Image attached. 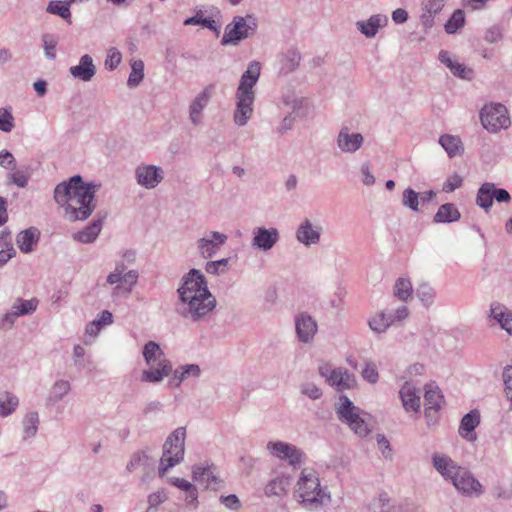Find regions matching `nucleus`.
Instances as JSON below:
<instances>
[{"label":"nucleus","mask_w":512,"mask_h":512,"mask_svg":"<svg viewBox=\"0 0 512 512\" xmlns=\"http://www.w3.org/2000/svg\"><path fill=\"white\" fill-rule=\"evenodd\" d=\"M295 328L299 341L309 343L313 340L318 326L310 314L302 312L295 317Z\"/></svg>","instance_id":"obj_17"},{"label":"nucleus","mask_w":512,"mask_h":512,"mask_svg":"<svg viewBox=\"0 0 512 512\" xmlns=\"http://www.w3.org/2000/svg\"><path fill=\"white\" fill-rule=\"evenodd\" d=\"M257 30V20L252 15L235 16L233 21L225 27L221 43L237 44L238 42L253 36Z\"/></svg>","instance_id":"obj_7"},{"label":"nucleus","mask_w":512,"mask_h":512,"mask_svg":"<svg viewBox=\"0 0 512 512\" xmlns=\"http://www.w3.org/2000/svg\"><path fill=\"white\" fill-rule=\"evenodd\" d=\"M295 497L303 508L310 511L319 510L330 502V495L320 487V481L313 471H302Z\"/></svg>","instance_id":"obj_3"},{"label":"nucleus","mask_w":512,"mask_h":512,"mask_svg":"<svg viewBox=\"0 0 512 512\" xmlns=\"http://www.w3.org/2000/svg\"><path fill=\"white\" fill-rule=\"evenodd\" d=\"M19 405L18 398L6 391L0 395V416L7 417L11 415Z\"/></svg>","instance_id":"obj_41"},{"label":"nucleus","mask_w":512,"mask_h":512,"mask_svg":"<svg viewBox=\"0 0 512 512\" xmlns=\"http://www.w3.org/2000/svg\"><path fill=\"white\" fill-rule=\"evenodd\" d=\"M139 273L137 270L126 271V265L123 262L116 263L114 271L110 272L106 278V282L115 285L112 289L111 296L127 298L137 284Z\"/></svg>","instance_id":"obj_6"},{"label":"nucleus","mask_w":512,"mask_h":512,"mask_svg":"<svg viewBox=\"0 0 512 512\" xmlns=\"http://www.w3.org/2000/svg\"><path fill=\"white\" fill-rule=\"evenodd\" d=\"M480 423V414L477 410H471L469 413L464 415L460 424V434L463 437L466 435L463 432L471 433Z\"/></svg>","instance_id":"obj_47"},{"label":"nucleus","mask_w":512,"mask_h":512,"mask_svg":"<svg viewBox=\"0 0 512 512\" xmlns=\"http://www.w3.org/2000/svg\"><path fill=\"white\" fill-rule=\"evenodd\" d=\"M387 317L390 318L389 320H392V325H394L397 322H401L404 319H406L409 315V310L407 306L401 305L398 307L394 312L388 311Z\"/></svg>","instance_id":"obj_61"},{"label":"nucleus","mask_w":512,"mask_h":512,"mask_svg":"<svg viewBox=\"0 0 512 512\" xmlns=\"http://www.w3.org/2000/svg\"><path fill=\"white\" fill-rule=\"evenodd\" d=\"M279 240L276 228L257 227L253 230L252 246L263 251L271 250Z\"/></svg>","instance_id":"obj_19"},{"label":"nucleus","mask_w":512,"mask_h":512,"mask_svg":"<svg viewBox=\"0 0 512 512\" xmlns=\"http://www.w3.org/2000/svg\"><path fill=\"white\" fill-rule=\"evenodd\" d=\"M99 188L100 184L86 183L81 175H74L55 187L54 200L64 208L68 221H84L96 208L95 194Z\"/></svg>","instance_id":"obj_1"},{"label":"nucleus","mask_w":512,"mask_h":512,"mask_svg":"<svg viewBox=\"0 0 512 512\" xmlns=\"http://www.w3.org/2000/svg\"><path fill=\"white\" fill-rule=\"evenodd\" d=\"M362 377L371 384H375L379 379V373L373 362L366 363L362 370Z\"/></svg>","instance_id":"obj_59"},{"label":"nucleus","mask_w":512,"mask_h":512,"mask_svg":"<svg viewBox=\"0 0 512 512\" xmlns=\"http://www.w3.org/2000/svg\"><path fill=\"white\" fill-rule=\"evenodd\" d=\"M261 71V64L258 61H251L247 70L242 74L236 96L255 97L254 86L256 85Z\"/></svg>","instance_id":"obj_13"},{"label":"nucleus","mask_w":512,"mask_h":512,"mask_svg":"<svg viewBox=\"0 0 512 512\" xmlns=\"http://www.w3.org/2000/svg\"><path fill=\"white\" fill-rule=\"evenodd\" d=\"M502 377H503V382H504V386H505V394H506V397L511 402L510 410L512 411V366L511 365H507L504 367Z\"/></svg>","instance_id":"obj_56"},{"label":"nucleus","mask_w":512,"mask_h":512,"mask_svg":"<svg viewBox=\"0 0 512 512\" xmlns=\"http://www.w3.org/2000/svg\"><path fill=\"white\" fill-rule=\"evenodd\" d=\"M121 60V53L116 48H111L105 59V68L108 70H114L118 67Z\"/></svg>","instance_id":"obj_57"},{"label":"nucleus","mask_w":512,"mask_h":512,"mask_svg":"<svg viewBox=\"0 0 512 512\" xmlns=\"http://www.w3.org/2000/svg\"><path fill=\"white\" fill-rule=\"evenodd\" d=\"M71 385L66 380H58L54 383L47 399L48 403L55 404L61 401L70 391Z\"/></svg>","instance_id":"obj_46"},{"label":"nucleus","mask_w":512,"mask_h":512,"mask_svg":"<svg viewBox=\"0 0 512 512\" xmlns=\"http://www.w3.org/2000/svg\"><path fill=\"white\" fill-rule=\"evenodd\" d=\"M466 22L465 12L462 9H456L444 25L447 34H455L464 27Z\"/></svg>","instance_id":"obj_42"},{"label":"nucleus","mask_w":512,"mask_h":512,"mask_svg":"<svg viewBox=\"0 0 512 512\" xmlns=\"http://www.w3.org/2000/svg\"><path fill=\"white\" fill-rule=\"evenodd\" d=\"M0 167L10 171L16 169V159L10 151L5 149L0 151Z\"/></svg>","instance_id":"obj_58"},{"label":"nucleus","mask_w":512,"mask_h":512,"mask_svg":"<svg viewBox=\"0 0 512 512\" xmlns=\"http://www.w3.org/2000/svg\"><path fill=\"white\" fill-rule=\"evenodd\" d=\"M446 0H423L421 4L422 14L420 22L425 31L430 30L435 24V16L439 14Z\"/></svg>","instance_id":"obj_20"},{"label":"nucleus","mask_w":512,"mask_h":512,"mask_svg":"<svg viewBox=\"0 0 512 512\" xmlns=\"http://www.w3.org/2000/svg\"><path fill=\"white\" fill-rule=\"evenodd\" d=\"M491 316L500 324L501 328L512 335V312L500 304L491 306Z\"/></svg>","instance_id":"obj_35"},{"label":"nucleus","mask_w":512,"mask_h":512,"mask_svg":"<svg viewBox=\"0 0 512 512\" xmlns=\"http://www.w3.org/2000/svg\"><path fill=\"white\" fill-rule=\"evenodd\" d=\"M290 485V480L286 476H278L266 485L265 495L270 496H283L286 494L287 489Z\"/></svg>","instance_id":"obj_37"},{"label":"nucleus","mask_w":512,"mask_h":512,"mask_svg":"<svg viewBox=\"0 0 512 512\" xmlns=\"http://www.w3.org/2000/svg\"><path fill=\"white\" fill-rule=\"evenodd\" d=\"M14 128V117L6 108H0V130L9 133Z\"/></svg>","instance_id":"obj_54"},{"label":"nucleus","mask_w":512,"mask_h":512,"mask_svg":"<svg viewBox=\"0 0 512 512\" xmlns=\"http://www.w3.org/2000/svg\"><path fill=\"white\" fill-rule=\"evenodd\" d=\"M485 41L488 43H497L502 39V28L500 25H493L489 27L484 36Z\"/></svg>","instance_id":"obj_62"},{"label":"nucleus","mask_w":512,"mask_h":512,"mask_svg":"<svg viewBox=\"0 0 512 512\" xmlns=\"http://www.w3.org/2000/svg\"><path fill=\"white\" fill-rule=\"evenodd\" d=\"M318 372L337 391L354 388L357 383L354 374L342 367L332 368L329 364L324 363L319 366Z\"/></svg>","instance_id":"obj_9"},{"label":"nucleus","mask_w":512,"mask_h":512,"mask_svg":"<svg viewBox=\"0 0 512 512\" xmlns=\"http://www.w3.org/2000/svg\"><path fill=\"white\" fill-rule=\"evenodd\" d=\"M220 502L228 509L238 511L241 508V502L235 494L220 496Z\"/></svg>","instance_id":"obj_64"},{"label":"nucleus","mask_w":512,"mask_h":512,"mask_svg":"<svg viewBox=\"0 0 512 512\" xmlns=\"http://www.w3.org/2000/svg\"><path fill=\"white\" fill-rule=\"evenodd\" d=\"M480 120L483 127L491 133L507 129L511 124L507 108L500 103L485 105L481 109Z\"/></svg>","instance_id":"obj_8"},{"label":"nucleus","mask_w":512,"mask_h":512,"mask_svg":"<svg viewBox=\"0 0 512 512\" xmlns=\"http://www.w3.org/2000/svg\"><path fill=\"white\" fill-rule=\"evenodd\" d=\"M335 411L338 419L347 424L356 435L366 437L369 434L370 429L361 416V409L355 406L346 395H340Z\"/></svg>","instance_id":"obj_5"},{"label":"nucleus","mask_w":512,"mask_h":512,"mask_svg":"<svg viewBox=\"0 0 512 512\" xmlns=\"http://www.w3.org/2000/svg\"><path fill=\"white\" fill-rule=\"evenodd\" d=\"M144 78V63L142 60H134L131 63V72L128 77L127 85L130 88L136 87Z\"/></svg>","instance_id":"obj_49"},{"label":"nucleus","mask_w":512,"mask_h":512,"mask_svg":"<svg viewBox=\"0 0 512 512\" xmlns=\"http://www.w3.org/2000/svg\"><path fill=\"white\" fill-rule=\"evenodd\" d=\"M267 449L273 456L281 460H287L290 465L296 466L302 462L303 452L293 444L270 441L267 444Z\"/></svg>","instance_id":"obj_12"},{"label":"nucleus","mask_w":512,"mask_h":512,"mask_svg":"<svg viewBox=\"0 0 512 512\" xmlns=\"http://www.w3.org/2000/svg\"><path fill=\"white\" fill-rule=\"evenodd\" d=\"M412 294V284L409 279L399 278L394 286V295L402 301H406Z\"/></svg>","instance_id":"obj_50"},{"label":"nucleus","mask_w":512,"mask_h":512,"mask_svg":"<svg viewBox=\"0 0 512 512\" xmlns=\"http://www.w3.org/2000/svg\"><path fill=\"white\" fill-rule=\"evenodd\" d=\"M419 196L420 194L412 188H406L403 191L402 204L410 208L412 211H419Z\"/></svg>","instance_id":"obj_52"},{"label":"nucleus","mask_w":512,"mask_h":512,"mask_svg":"<svg viewBox=\"0 0 512 512\" xmlns=\"http://www.w3.org/2000/svg\"><path fill=\"white\" fill-rule=\"evenodd\" d=\"M460 218L461 213L455 204L445 203L438 208L433 221L435 223H452L458 221Z\"/></svg>","instance_id":"obj_31"},{"label":"nucleus","mask_w":512,"mask_h":512,"mask_svg":"<svg viewBox=\"0 0 512 512\" xmlns=\"http://www.w3.org/2000/svg\"><path fill=\"white\" fill-rule=\"evenodd\" d=\"M192 478L194 481L205 485L206 489L217 490L219 489L223 481L215 473V467L213 465L201 466L195 465L192 467Z\"/></svg>","instance_id":"obj_16"},{"label":"nucleus","mask_w":512,"mask_h":512,"mask_svg":"<svg viewBox=\"0 0 512 512\" xmlns=\"http://www.w3.org/2000/svg\"><path fill=\"white\" fill-rule=\"evenodd\" d=\"M30 175L23 170L11 171L7 176V184H14L19 188H25L28 185Z\"/></svg>","instance_id":"obj_53"},{"label":"nucleus","mask_w":512,"mask_h":512,"mask_svg":"<svg viewBox=\"0 0 512 512\" xmlns=\"http://www.w3.org/2000/svg\"><path fill=\"white\" fill-rule=\"evenodd\" d=\"M172 363L169 360H162L157 367L143 370L140 380L146 383H160L164 377L171 375Z\"/></svg>","instance_id":"obj_25"},{"label":"nucleus","mask_w":512,"mask_h":512,"mask_svg":"<svg viewBox=\"0 0 512 512\" xmlns=\"http://www.w3.org/2000/svg\"><path fill=\"white\" fill-rule=\"evenodd\" d=\"M433 467L446 479L450 480L460 466L447 455L434 453L432 456Z\"/></svg>","instance_id":"obj_27"},{"label":"nucleus","mask_w":512,"mask_h":512,"mask_svg":"<svg viewBox=\"0 0 512 512\" xmlns=\"http://www.w3.org/2000/svg\"><path fill=\"white\" fill-rule=\"evenodd\" d=\"M236 100L234 122L238 126H244L253 114V103L255 97L236 96Z\"/></svg>","instance_id":"obj_24"},{"label":"nucleus","mask_w":512,"mask_h":512,"mask_svg":"<svg viewBox=\"0 0 512 512\" xmlns=\"http://www.w3.org/2000/svg\"><path fill=\"white\" fill-rule=\"evenodd\" d=\"M301 393L312 400H317L322 396V390L314 383L308 382L301 385Z\"/></svg>","instance_id":"obj_60"},{"label":"nucleus","mask_w":512,"mask_h":512,"mask_svg":"<svg viewBox=\"0 0 512 512\" xmlns=\"http://www.w3.org/2000/svg\"><path fill=\"white\" fill-rule=\"evenodd\" d=\"M168 482L181 491L185 492V502L189 507L192 509H196L198 507V489L194 484L187 481L186 479L179 477H170Z\"/></svg>","instance_id":"obj_26"},{"label":"nucleus","mask_w":512,"mask_h":512,"mask_svg":"<svg viewBox=\"0 0 512 512\" xmlns=\"http://www.w3.org/2000/svg\"><path fill=\"white\" fill-rule=\"evenodd\" d=\"M416 294L425 307H430L434 302L436 291L429 283L423 282L417 287Z\"/></svg>","instance_id":"obj_48"},{"label":"nucleus","mask_w":512,"mask_h":512,"mask_svg":"<svg viewBox=\"0 0 512 512\" xmlns=\"http://www.w3.org/2000/svg\"><path fill=\"white\" fill-rule=\"evenodd\" d=\"M301 55L296 49H289L281 59V71L288 74L294 71L300 62Z\"/></svg>","instance_id":"obj_45"},{"label":"nucleus","mask_w":512,"mask_h":512,"mask_svg":"<svg viewBox=\"0 0 512 512\" xmlns=\"http://www.w3.org/2000/svg\"><path fill=\"white\" fill-rule=\"evenodd\" d=\"M46 12L62 18L66 23H72L70 6L65 0H51L47 4Z\"/></svg>","instance_id":"obj_36"},{"label":"nucleus","mask_w":512,"mask_h":512,"mask_svg":"<svg viewBox=\"0 0 512 512\" xmlns=\"http://www.w3.org/2000/svg\"><path fill=\"white\" fill-rule=\"evenodd\" d=\"M103 218L93 220L83 230L78 231L72 235L73 240L83 244L93 243L102 230Z\"/></svg>","instance_id":"obj_28"},{"label":"nucleus","mask_w":512,"mask_h":512,"mask_svg":"<svg viewBox=\"0 0 512 512\" xmlns=\"http://www.w3.org/2000/svg\"><path fill=\"white\" fill-rule=\"evenodd\" d=\"M179 304L176 312L193 322L202 321L216 307V299L208 289L203 273L191 269L181 279L177 289Z\"/></svg>","instance_id":"obj_2"},{"label":"nucleus","mask_w":512,"mask_h":512,"mask_svg":"<svg viewBox=\"0 0 512 512\" xmlns=\"http://www.w3.org/2000/svg\"><path fill=\"white\" fill-rule=\"evenodd\" d=\"M450 481L462 494L476 496L483 494V486L466 468L460 467L456 469Z\"/></svg>","instance_id":"obj_10"},{"label":"nucleus","mask_w":512,"mask_h":512,"mask_svg":"<svg viewBox=\"0 0 512 512\" xmlns=\"http://www.w3.org/2000/svg\"><path fill=\"white\" fill-rule=\"evenodd\" d=\"M439 144L447 152L450 158L460 155L463 151L462 142L459 137L445 134L439 138Z\"/></svg>","instance_id":"obj_39"},{"label":"nucleus","mask_w":512,"mask_h":512,"mask_svg":"<svg viewBox=\"0 0 512 512\" xmlns=\"http://www.w3.org/2000/svg\"><path fill=\"white\" fill-rule=\"evenodd\" d=\"M137 183L147 189H153L164 179V171L156 165H140L135 169Z\"/></svg>","instance_id":"obj_14"},{"label":"nucleus","mask_w":512,"mask_h":512,"mask_svg":"<svg viewBox=\"0 0 512 512\" xmlns=\"http://www.w3.org/2000/svg\"><path fill=\"white\" fill-rule=\"evenodd\" d=\"M494 197L491 182H484L478 188L475 203L486 213H488L493 205Z\"/></svg>","instance_id":"obj_34"},{"label":"nucleus","mask_w":512,"mask_h":512,"mask_svg":"<svg viewBox=\"0 0 512 512\" xmlns=\"http://www.w3.org/2000/svg\"><path fill=\"white\" fill-rule=\"evenodd\" d=\"M41 40H42V45H43V48L45 51L46 58H48L50 60H55V58H56L55 49H56V46L58 43L57 36L50 34V33H45L42 35Z\"/></svg>","instance_id":"obj_51"},{"label":"nucleus","mask_w":512,"mask_h":512,"mask_svg":"<svg viewBox=\"0 0 512 512\" xmlns=\"http://www.w3.org/2000/svg\"><path fill=\"white\" fill-rule=\"evenodd\" d=\"M389 319L390 318L387 317V313L382 311L373 315L369 319L368 325L373 332L381 334L386 332V330L392 326V320Z\"/></svg>","instance_id":"obj_43"},{"label":"nucleus","mask_w":512,"mask_h":512,"mask_svg":"<svg viewBox=\"0 0 512 512\" xmlns=\"http://www.w3.org/2000/svg\"><path fill=\"white\" fill-rule=\"evenodd\" d=\"M38 303L39 301L36 298H32L30 300L17 298L13 303L11 310L14 312V315H17L18 317L30 315L36 311Z\"/></svg>","instance_id":"obj_40"},{"label":"nucleus","mask_w":512,"mask_h":512,"mask_svg":"<svg viewBox=\"0 0 512 512\" xmlns=\"http://www.w3.org/2000/svg\"><path fill=\"white\" fill-rule=\"evenodd\" d=\"M39 230L31 227L19 233L17 236V245L23 253H29L33 250V245L39 239Z\"/></svg>","instance_id":"obj_32"},{"label":"nucleus","mask_w":512,"mask_h":512,"mask_svg":"<svg viewBox=\"0 0 512 512\" xmlns=\"http://www.w3.org/2000/svg\"><path fill=\"white\" fill-rule=\"evenodd\" d=\"M97 68L90 55L85 54L80 57L79 63L69 68V72L74 79L83 82H89L95 76Z\"/></svg>","instance_id":"obj_21"},{"label":"nucleus","mask_w":512,"mask_h":512,"mask_svg":"<svg viewBox=\"0 0 512 512\" xmlns=\"http://www.w3.org/2000/svg\"><path fill=\"white\" fill-rule=\"evenodd\" d=\"M462 183H463V178L460 175H458V174H454V175L450 176L444 182V184H443V191L446 192V193H451L455 189L461 187Z\"/></svg>","instance_id":"obj_63"},{"label":"nucleus","mask_w":512,"mask_h":512,"mask_svg":"<svg viewBox=\"0 0 512 512\" xmlns=\"http://www.w3.org/2000/svg\"><path fill=\"white\" fill-rule=\"evenodd\" d=\"M186 428L178 427L172 431L163 444L162 456L158 468L159 477H164L166 472L181 463L185 454Z\"/></svg>","instance_id":"obj_4"},{"label":"nucleus","mask_w":512,"mask_h":512,"mask_svg":"<svg viewBox=\"0 0 512 512\" xmlns=\"http://www.w3.org/2000/svg\"><path fill=\"white\" fill-rule=\"evenodd\" d=\"M364 138L360 133H350L348 127H343L337 137V145L344 153H354L363 145Z\"/></svg>","instance_id":"obj_22"},{"label":"nucleus","mask_w":512,"mask_h":512,"mask_svg":"<svg viewBox=\"0 0 512 512\" xmlns=\"http://www.w3.org/2000/svg\"><path fill=\"white\" fill-rule=\"evenodd\" d=\"M213 85L206 86L191 102L189 106V120L194 126H198L203 120V110L210 102Z\"/></svg>","instance_id":"obj_15"},{"label":"nucleus","mask_w":512,"mask_h":512,"mask_svg":"<svg viewBox=\"0 0 512 512\" xmlns=\"http://www.w3.org/2000/svg\"><path fill=\"white\" fill-rule=\"evenodd\" d=\"M321 233L320 225L313 224L308 218H305L298 226L295 236L298 242L309 247L319 243Z\"/></svg>","instance_id":"obj_18"},{"label":"nucleus","mask_w":512,"mask_h":512,"mask_svg":"<svg viewBox=\"0 0 512 512\" xmlns=\"http://www.w3.org/2000/svg\"><path fill=\"white\" fill-rule=\"evenodd\" d=\"M424 400L425 408L440 410L444 401V397L441 393V390L437 386L428 384L425 387Z\"/></svg>","instance_id":"obj_38"},{"label":"nucleus","mask_w":512,"mask_h":512,"mask_svg":"<svg viewBox=\"0 0 512 512\" xmlns=\"http://www.w3.org/2000/svg\"><path fill=\"white\" fill-rule=\"evenodd\" d=\"M23 439H29L37 434L39 426V416L37 412H29L25 415L23 421Z\"/></svg>","instance_id":"obj_44"},{"label":"nucleus","mask_w":512,"mask_h":512,"mask_svg":"<svg viewBox=\"0 0 512 512\" xmlns=\"http://www.w3.org/2000/svg\"><path fill=\"white\" fill-rule=\"evenodd\" d=\"M402 405L407 412H419L420 394L415 385L411 382H405L399 391Z\"/></svg>","instance_id":"obj_23"},{"label":"nucleus","mask_w":512,"mask_h":512,"mask_svg":"<svg viewBox=\"0 0 512 512\" xmlns=\"http://www.w3.org/2000/svg\"><path fill=\"white\" fill-rule=\"evenodd\" d=\"M228 236L217 231H210L196 241L200 256L204 259L213 258L219 249L227 242Z\"/></svg>","instance_id":"obj_11"},{"label":"nucleus","mask_w":512,"mask_h":512,"mask_svg":"<svg viewBox=\"0 0 512 512\" xmlns=\"http://www.w3.org/2000/svg\"><path fill=\"white\" fill-rule=\"evenodd\" d=\"M451 73L458 78L464 80H472L474 77V71L471 68H468L462 63L455 62L453 66L449 69Z\"/></svg>","instance_id":"obj_55"},{"label":"nucleus","mask_w":512,"mask_h":512,"mask_svg":"<svg viewBox=\"0 0 512 512\" xmlns=\"http://www.w3.org/2000/svg\"><path fill=\"white\" fill-rule=\"evenodd\" d=\"M200 367L197 364H186L180 366L179 368L173 370V376L169 380V385L172 387H179L180 384L190 376L199 377L200 376Z\"/></svg>","instance_id":"obj_30"},{"label":"nucleus","mask_w":512,"mask_h":512,"mask_svg":"<svg viewBox=\"0 0 512 512\" xmlns=\"http://www.w3.org/2000/svg\"><path fill=\"white\" fill-rule=\"evenodd\" d=\"M388 23V18L384 15L376 14L372 15L366 21H358L356 23L359 31L368 38L374 37L378 30Z\"/></svg>","instance_id":"obj_29"},{"label":"nucleus","mask_w":512,"mask_h":512,"mask_svg":"<svg viewBox=\"0 0 512 512\" xmlns=\"http://www.w3.org/2000/svg\"><path fill=\"white\" fill-rule=\"evenodd\" d=\"M143 357L149 367L157 365L162 360H167L160 345L154 341H148L143 348Z\"/></svg>","instance_id":"obj_33"}]
</instances>
